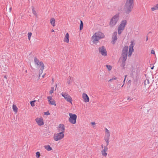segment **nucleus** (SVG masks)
I'll list each match as a JSON object with an SVG mask.
<instances>
[{
	"label": "nucleus",
	"instance_id": "56",
	"mask_svg": "<svg viewBox=\"0 0 158 158\" xmlns=\"http://www.w3.org/2000/svg\"><path fill=\"white\" fill-rule=\"evenodd\" d=\"M52 81H53V78H52Z\"/></svg>",
	"mask_w": 158,
	"mask_h": 158
},
{
	"label": "nucleus",
	"instance_id": "38",
	"mask_svg": "<svg viewBox=\"0 0 158 158\" xmlns=\"http://www.w3.org/2000/svg\"><path fill=\"white\" fill-rule=\"evenodd\" d=\"M50 114V113H49V111H48L47 112H45L44 113V114L45 115H49Z\"/></svg>",
	"mask_w": 158,
	"mask_h": 158
},
{
	"label": "nucleus",
	"instance_id": "4",
	"mask_svg": "<svg viewBox=\"0 0 158 158\" xmlns=\"http://www.w3.org/2000/svg\"><path fill=\"white\" fill-rule=\"evenodd\" d=\"M119 18V15H114L111 19L110 24L112 26L115 25L117 22Z\"/></svg>",
	"mask_w": 158,
	"mask_h": 158
},
{
	"label": "nucleus",
	"instance_id": "10",
	"mask_svg": "<svg viewBox=\"0 0 158 158\" xmlns=\"http://www.w3.org/2000/svg\"><path fill=\"white\" fill-rule=\"evenodd\" d=\"M127 23V21L126 20H122L121 22V23L118 27L120 28V29H122V31H123L124 30L125 27Z\"/></svg>",
	"mask_w": 158,
	"mask_h": 158
},
{
	"label": "nucleus",
	"instance_id": "29",
	"mask_svg": "<svg viewBox=\"0 0 158 158\" xmlns=\"http://www.w3.org/2000/svg\"><path fill=\"white\" fill-rule=\"evenodd\" d=\"M36 100H33L30 101V103L31 106L33 107L35 106L34 103L35 102Z\"/></svg>",
	"mask_w": 158,
	"mask_h": 158
},
{
	"label": "nucleus",
	"instance_id": "50",
	"mask_svg": "<svg viewBox=\"0 0 158 158\" xmlns=\"http://www.w3.org/2000/svg\"><path fill=\"white\" fill-rule=\"evenodd\" d=\"M125 80H126V79H124V81H123V82H124H124H125Z\"/></svg>",
	"mask_w": 158,
	"mask_h": 158
},
{
	"label": "nucleus",
	"instance_id": "55",
	"mask_svg": "<svg viewBox=\"0 0 158 158\" xmlns=\"http://www.w3.org/2000/svg\"><path fill=\"white\" fill-rule=\"evenodd\" d=\"M30 66H31V68H32V67H31V65H30Z\"/></svg>",
	"mask_w": 158,
	"mask_h": 158
},
{
	"label": "nucleus",
	"instance_id": "13",
	"mask_svg": "<svg viewBox=\"0 0 158 158\" xmlns=\"http://www.w3.org/2000/svg\"><path fill=\"white\" fill-rule=\"evenodd\" d=\"M82 98L84 99V101L85 102H89V99L87 95L85 93L82 94Z\"/></svg>",
	"mask_w": 158,
	"mask_h": 158
},
{
	"label": "nucleus",
	"instance_id": "46",
	"mask_svg": "<svg viewBox=\"0 0 158 158\" xmlns=\"http://www.w3.org/2000/svg\"><path fill=\"white\" fill-rule=\"evenodd\" d=\"M4 78H5L6 79H7V77L6 75H5L4 76Z\"/></svg>",
	"mask_w": 158,
	"mask_h": 158
},
{
	"label": "nucleus",
	"instance_id": "19",
	"mask_svg": "<svg viewBox=\"0 0 158 158\" xmlns=\"http://www.w3.org/2000/svg\"><path fill=\"white\" fill-rule=\"evenodd\" d=\"M127 59H124L123 58V60L122 61V63L121 64V66L122 67H123V69H124V66L125 65V62L127 60Z\"/></svg>",
	"mask_w": 158,
	"mask_h": 158
},
{
	"label": "nucleus",
	"instance_id": "43",
	"mask_svg": "<svg viewBox=\"0 0 158 158\" xmlns=\"http://www.w3.org/2000/svg\"><path fill=\"white\" fill-rule=\"evenodd\" d=\"M131 80H130L128 81V84H129V83H131Z\"/></svg>",
	"mask_w": 158,
	"mask_h": 158
},
{
	"label": "nucleus",
	"instance_id": "23",
	"mask_svg": "<svg viewBox=\"0 0 158 158\" xmlns=\"http://www.w3.org/2000/svg\"><path fill=\"white\" fill-rule=\"evenodd\" d=\"M12 108L14 111L16 113L17 112L18 108L15 105L13 104L12 106Z\"/></svg>",
	"mask_w": 158,
	"mask_h": 158
},
{
	"label": "nucleus",
	"instance_id": "37",
	"mask_svg": "<svg viewBox=\"0 0 158 158\" xmlns=\"http://www.w3.org/2000/svg\"><path fill=\"white\" fill-rule=\"evenodd\" d=\"M122 30V29H120V28L118 27V34H121L122 31H121Z\"/></svg>",
	"mask_w": 158,
	"mask_h": 158
},
{
	"label": "nucleus",
	"instance_id": "6",
	"mask_svg": "<svg viewBox=\"0 0 158 158\" xmlns=\"http://www.w3.org/2000/svg\"><path fill=\"white\" fill-rule=\"evenodd\" d=\"M64 136V134L62 132H60L54 134V139L55 141H58L62 139Z\"/></svg>",
	"mask_w": 158,
	"mask_h": 158
},
{
	"label": "nucleus",
	"instance_id": "54",
	"mask_svg": "<svg viewBox=\"0 0 158 158\" xmlns=\"http://www.w3.org/2000/svg\"><path fill=\"white\" fill-rule=\"evenodd\" d=\"M124 84L123 85H122V87H123L124 85Z\"/></svg>",
	"mask_w": 158,
	"mask_h": 158
},
{
	"label": "nucleus",
	"instance_id": "49",
	"mask_svg": "<svg viewBox=\"0 0 158 158\" xmlns=\"http://www.w3.org/2000/svg\"><path fill=\"white\" fill-rule=\"evenodd\" d=\"M51 32H54V30L53 29L52 30H51Z\"/></svg>",
	"mask_w": 158,
	"mask_h": 158
},
{
	"label": "nucleus",
	"instance_id": "15",
	"mask_svg": "<svg viewBox=\"0 0 158 158\" xmlns=\"http://www.w3.org/2000/svg\"><path fill=\"white\" fill-rule=\"evenodd\" d=\"M48 99L49 102V103L52 105H54L55 106H56V102L54 100H53L52 101H51L52 99V97L51 96H48Z\"/></svg>",
	"mask_w": 158,
	"mask_h": 158
},
{
	"label": "nucleus",
	"instance_id": "31",
	"mask_svg": "<svg viewBox=\"0 0 158 158\" xmlns=\"http://www.w3.org/2000/svg\"><path fill=\"white\" fill-rule=\"evenodd\" d=\"M106 66L107 68L108 69V70L109 71H110L112 69V66L110 65L106 64Z\"/></svg>",
	"mask_w": 158,
	"mask_h": 158
},
{
	"label": "nucleus",
	"instance_id": "53",
	"mask_svg": "<svg viewBox=\"0 0 158 158\" xmlns=\"http://www.w3.org/2000/svg\"><path fill=\"white\" fill-rule=\"evenodd\" d=\"M102 148H103V145H102Z\"/></svg>",
	"mask_w": 158,
	"mask_h": 158
},
{
	"label": "nucleus",
	"instance_id": "52",
	"mask_svg": "<svg viewBox=\"0 0 158 158\" xmlns=\"http://www.w3.org/2000/svg\"><path fill=\"white\" fill-rule=\"evenodd\" d=\"M44 75H43V76H42V77H44Z\"/></svg>",
	"mask_w": 158,
	"mask_h": 158
},
{
	"label": "nucleus",
	"instance_id": "27",
	"mask_svg": "<svg viewBox=\"0 0 158 158\" xmlns=\"http://www.w3.org/2000/svg\"><path fill=\"white\" fill-rule=\"evenodd\" d=\"M32 13L36 17L37 16V15L36 13V11L34 10V8L33 6H32Z\"/></svg>",
	"mask_w": 158,
	"mask_h": 158
},
{
	"label": "nucleus",
	"instance_id": "24",
	"mask_svg": "<svg viewBox=\"0 0 158 158\" xmlns=\"http://www.w3.org/2000/svg\"><path fill=\"white\" fill-rule=\"evenodd\" d=\"M109 138H110V137H104V139L105 140V141L106 143V147L109 144Z\"/></svg>",
	"mask_w": 158,
	"mask_h": 158
},
{
	"label": "nucleus",
	"instance_id": "11",
	"mask_svg": "<svg viewBox=\"0 0 158 158\" xmlns=\"http://www.w3.org/2000/svg\"><path fill=\"white\" fill-rule=\"evenodd\" d=\"M35 121L39 126H41L44 124L43 119L42 118H37L35 119Z\"/></svg>",
	"mask_w": 158,
	"mask_h": 158
},
{
	"label": "nucleus",
	"instance_id": "36",
	"mask_svg": "<svg viewBox=\"0 0 158 158\" xmlns=\"http://www.w3.org/2000/svg\"><path fill=\"white\" fill-rule=\"evenodd\" d=\"M147 84H149V81L148 79H146L145 81H144V84L145 85H146V83Z\"/></svg>",
	"mask_w": 158,
	"mask_h": 158
},
{
	"label": "nucleus",
	"instance_id": "20",
	"mask_svg": "<svg viewBox=\"0 0 158 158\" xmlns=\"http://www.w3.org/2000/svg\"><path fill=\"white\" fill-rule=\"evenodd\" d=\"M55 20L54 18H51L50 19V23L51 25L53 26H55Z\"/></svg>",
	"mask_w": 158,
	"mask_h": 158
},
{
	"label": "nucleus",
	"instance_id": "32",
	"mask_svg": "<svg viewBox=\"0 0 158 158\" xmlns=\"http://www.w3.org/2000/svg\"><path fill=\"white\" fill-rule=\"evenodd\" d=\"M72 81L71 77L69 78L67 80V82L68 84H70L71 82Z\"/></svg>",
	"mask_w": 158,
	"mask_h": 158
},
{
	"label": "nucleus",
	"instance_id": "16",
	"mask_svg": "<svg viewBox=\"0 0 158 158\" xmlns=\"http://www.w3.org/2000/svg\"><path fill=\"white\" fill-rule=\"evenodd\" d=\"M108 149V148L106 146H105L104 147V149H103L101 151L102 154V156L106 157L107 153H106V151Z\"/></svg>",
	"mask_w": 158,
	"mask_h": 158
},
{
	"label": "nucleus",
	"instance_id": "57",
	"mask_svg": "<svg viewBox=\"0 0 158 158\" xmlns=\"http://www.w3.org/2000/svg\"><path fill=\"white\" fill-rule=\"evenodd\" d=\"M26 73L27 72V70L26 71Z\"/></svg>",
	"mask_w": 158,
	"mask_h": 158
},
{
	"label": "nucleus",
	"instance_id": "45",
	"mask_svg": "<svg viewBox=\"0 0 158 158\" xmlns=\"http://www.w3.org/2000/svg\"><path fill=\"white\" fill-rule=\"evenodd\" d=\"M127 75H125V78H124V79H126V77H127Z\"/></svg>",
	"mask_w": 158,
	"mask_h": 158
},
{
	"label": "nucleus",
	"instance_id": "40",
	"mask_svg": "<svg viewBox=\"0 0 158 158\" xmlns=\"http://www.w3.org/2000/svg\"><path fill=\"white\" fill-rule=\"evenodd\" d=\"M117 79V78L115 76H114L113 78H112V79L113 80H116Z\"/></svg>",
	"mask_w": 158,
	"mask_h": 158
},
{
	"label": "nucleus",
	"instance_id": "7",
	"mask_svg": "<svg viewBox=\"0 0 158 158\" xmlns=\"http://www.w3.org/2000/svg\"><path fill=\"white\" fill-rule=\"evenodd\" d=\"M98 51L102 56H106L107 55V51L104 46H102L101 47H99L98 48Z\"/></svg>",
	"mask_w": 158,
	"mask_h": 158
},
{
	"label": "nucleus",
	"instance_id": "26",
	"mask_svg": "<svg viewBox=\"0 0 158 158\" xmlns=\"http://www.w3.org/2000/svg\"><path fill=\"white\" fill-rule=\"evenodd\" d=\"M134 51V49L132 50L130 48H129L128 52V56H130L132 54V52Z\"/></svg>",
	"mask_w": 158,
	"mask_h": 158
},
{
	"label": "nucleus",
	"instance_id": "35",
	"mask_svg": "<svg viewBox=\"0 0 158 158\" xmlns=\"http://www.w3.org/2000/svg\"><path fill=\"white\" fill-rule=\"evenodd\" d=\"M54 90V87H51V90L50 91V93L51 94L52 93H53Z\"/></svg>",
	"mask_w": 158,
	"mask_h": 158
},
{
	"label": "nucleus",
	"instance_id": "9",
	"mask_svg": "<svg viewBox=\"0 0 158 158\" xmlns=\"http://www.w3.org/2000/svg\"><path fill=\"white\" fill-rule=\"evenodd\" d=\"M34 61L35 64L37 66H39L40 67H41L44 65L42 61H40L36 57L34 58Z\"/></svg>",
	"mask_w": 158,
	"mask_h": 158
},
{
	"label": "nucleus",
	"instance_id": "33",
	"mask_svg": "<svg viewBox=\"0 0 158 158\" xmlns=\"http://www.w3.org/2000/svg\"><path fill=\"white\" fill-rule=\"evenodd\" d=\"M40 156V152H37L36 153V156L37 158H39Z\"/></svg>",
	"mask_w": 158,
	"mask_h": 158
},
{
	"label": "nucleus",
	"instance_id": "21",
	"mask_svg": "<svg viewBox=\"0 0 158 158\" xmlns=\"http://www.w3.org/2000/svg\"><path fill=\"white\" fill-rule=\"evenodd\" d=\"M45 149L48 151H50L52 150V148L49 145H47L44 146Z\"/></svg>",
	"mask_w": 158,
	"mask_h": 158
},
{
	"label": "nucleus",
	"instance_id": "47",
	"mask_svg": "<svg viewBox=\"0 0 158 158\" xmlns=\"http://www.w3.org/2000/svg\"><path fill=\"white\" fill-rule=\"evenodd\" d=\"M148 40V36H147V37H146V41H147Z\"/></svg>",
	"mask_w": 158,
	"mask_h": 158
},
{
	"label": "nucleus",
	"instance_id": "3",
	"mask_svg": "<svg viewBox=\"0 0 158 158\" xmlns=\"http://www.w3.org/2000/svg\"><path fill=\"white\" fill-rule=\"evenodd\" d=\"M70 117L69 118V122L73 124H75L76 122L77 115L75 114L69 113V114Z\"/></svg>",
	"mask_w": 158,
	"mask_h": 158
},
{
	"label": "nucleus",
	"instance_id": "30",
	"mask_svg": "<svg viewBox=\"0 0 158 158\" xmlns=\"http://www.w3.org/2000/svg\"><path fill=\"white\" fill-rule=\"evenodd\" d=\"M134 44L133 42H132V41H131V44H130V45L129 46V48H131V49H132V50L134 49L133 47L134 46Z\"/></svg>",
	"mask_w": 158,
	"mask_h": 158
},
{
	"label": "nucleus",
	"instance_id": "48",
	"mask_svg": "<svg viewBox=\"0 0 158 158\" xmlns=\"http://www.w3.org/2000/svg\"><path fill=\"white\" fill-rule=\"evenodd\" d=\"M153 68H154V66H153L152 67H151V69H153Z\"/></svg>",
	"mask_w": 158,
	"mask_h": 158
},
{
	"label": "nucleus",
	"instance_id": "22",
	"mask_svg": "<svg viewBox=\"0 0 158 158\" xmlns=\"http://www.w3.org/2000/svg\"><path fill=\"white\" fill-rule=\"evenodd\" d=\"M44 65L41 67L39 71L40 76V74H41L43 72V71L44 69Z\"/></svg>",
	"mask_w": 158,
	"mask_h": 158
},
{
	"label": "nucleus",
	"instance_id": "34",
	"mask_svg": "<svg viewBox=\"0 0 158 158\" xmlns=\"http://www.w3.org/2000/svg\"><path fill=\"white\" fill-rule=\"evenodd\" d=\"M32 35V33L31 32H28V37L29 40H30V38Z\"/></svg>",
	"mask_w": 158,
	"mask_h": 158
},
{
	"label": "nucleus",
	"instance_id": "28",
	"mask_svg": "<svg viewBox=\"0 0 158 158\" xmlns=\"http://www.w3.org/2000/svg\"><path fill=\"white\" fill-rule=\"evenodd\" d=\"M83 27V23L81 20V23L80 25V28H79L80 30H81L82 29Z\"/></svg>",
	"mask_w": 158,
	"mask_h": 158
},
{
	"label": "nucleus",
	"instance_id": "5",
	"mask_svg": "<svg viewBox=\"0 0 158 158\" xmlns=\"http://www.w3.org/2000/svg\"><path fill=\"white\" fill-rule=\"evenodd\" d=\"M128 48L127 46H125L123 48L121 54L123 58L127 59Z\"/></svg>",
	"mask_w": 158,
	"mask_h": 158
},
{
	"label": "nucleus",
	"instance_id": "42",
	"mask_svg": "<svg viewBox=\"0 0 158 158\" xmlns=\"http://www.w3.org/2000/svg\"><path fill=\"white\" fill-rule=\"evenodd\" d=\"M91 124L92 125H94L95 124V122H92L91 123Z\"/></svg>",
	"mask_w": 158,
	"mask_h": 158
},
{
	"label": "nucleus",
	"instance_id": "39",
	"mask_svg": "<svg viewBox=\"0 0 158 158\" xmlns=\"http://www.w3.org/2000/svg\"><path fill=\"white\" fill-rule=\"evenodd\" d=\"M151 54H155V51L153 50H152L151 51Z\"/></svg>",
	"mask_w": 158,
	"mask_h": 158
},
{
	"label": "nucleus",
	"instance_id": "41",
	"mask_svg": "<svg viewBox=\"0 0 158 158\" xmlns=\"http://www.w3.org/2000/svg\"><path fill=\"white\" fill-rule=\"evenodd\" d=\"M127 100H129L128 101H130L131 100V99H130V97H127Z\"/></svg>",
	"mask_w": 158,
	"mask_h": 158
},
{
	"label": "nucleus",
	"instance_id": "8",
	"mask_svg": "<svg viewBox=\"0 0 158 158\" xmlns=\"http://www.w3.org/2000/svg\"><path fill=\"white\" fill-rule=\"evenodd\" d=\"M61 95L62 97H64V99L68 102H70L71 104L72 101V98L71 96L69 95L68 94L66 93H62L61 94Z\"/></svg>",
	"mask_w": 158,
	"mask_h": 158
},
{
	"label": "nucleus",
	"instance_id": "44",
	"mask_svg": "<svg viewBox=\"0 0 158 158\" xmlns=\"http://www.w3.org/2000/svg\"><path fill=\"white\" fill-rule=\"evenodd\" d=\"M12 9V8L11 7H10V8H9V12H10L11 11V10Z\"/></svg>",
	"mask_w": 158,
	"mask_h": 158
},
{
	"label": "nucleus",
	"instance_id": "18",
	"mask_svg": "<svg viewBox=\"0 0 158 158\" xmlns=\"http://www.w3.org/2000/svg\"><path fill=\"white\" fill-rule=\"evenodd\" d=\"M106 134L105 137H110V134L109 131L106 128L105 129Z\"/></svg>",
	"mask_w": 158,
	"mask_h": 158
},
{
	"label": "nucleus",
	"instance_id": "25",
	"mask_svg": "<svg viewBox=\"0 0 158 158\" xmlns=\"http://www.w3.org/2000/svg\"><path fill=\"white\" fill-rule=\"evenodd\" d=\"M156 10H158V4H156L155 6L151 8L152 11H154Z\"/></svg>",
	"mask_w": 158,
	"mask_h": 158
},
{
	"label": "nucleus",
	"instance_id": "51",
	"mask_svg": "<svg viewBox=\"0 0 158 158\" xmlns=\"http://www.w3.org/2000/svg\"><path fill=\"white\" fill-rule=\"evenodd\" d=\"M112 80H113L112 79H110L109 81H111Z\"/></svg>",
	"mask_w": 158,
	"mask_h": 158
},
{
	"label": "nucleus",
	"instance_id": "14",
	"mask_svg": "<svg viewBox=\"0 0 158 158\" xmlns=\"http://www.w3.org/2000/svg\"><path fill=\"white\" fill-rule=\"evenodd\" d=\"M65 130V129L64 125L63 124H60L59 128H58V132H62L63 133H64Z\"/></svg>",
	"mask_w": 158,
	"mask_h": 158
},
{
	"label": "nucleus",
	"instance_id": "1",
	"mask_svg": "<svg viewBox=\"0 0 158 158\" xmlns=\"http://www.w3.org/2000/svg\"><path fill=\"white\" fill-rule=\"evenodd\" d=\"M134 0H127L124 5V11L126 14L131 12L133 7Z\"/></svg>",
	"mask_w": 158,
	"mask_h": 158
},
{
	"label": "nucleus",
	"instance_id": "2",
	"mask_svg": "<svg viewBox=\"0 0 158 158\" xmlns=\"http://www.w3.org/2000/svg\"><path fill=\"white\" fill-rule=\"evenodd\" d=\"M105 35L103 33L100 31L95 33L92 37V40L94 43L95 42H98L99 39L104 37Z\"/></svg>",
	"mask_w": 158,
	"mask_h": 158
},
{
	"label": "nucleus",
	"instance_id": "12",
	"mask_svg": "<svg viewBox=\"0 0 158 158\" xmlns=\"http://www.w3.org/2000/svg\"><path fill=\"white\" fill-rule=\"evenodd\" d=\"M117 32L116 31L114 32L112 35V40L111 42L113 44H114L115 42L117 40Z\"/></svg>",
	"mask_w": 158,
	"mask_h": 158
},
{
	"label": "nucleus",
	"instance_id": "17",
	"mask_svg": "<svg viewBox=\"0 0 158 158\" xmlns=\"http://www.w3.org/2000/svg\"><path fill=\"white\" fill-rule=\"evenodd\" d=\"M69 35L68 33H67L66 34V35H65V37H64V41H65L67 43H69Z\"/></svg>",
	"mask_w": 158,
	"mask_h": 158
}]
</instances>
